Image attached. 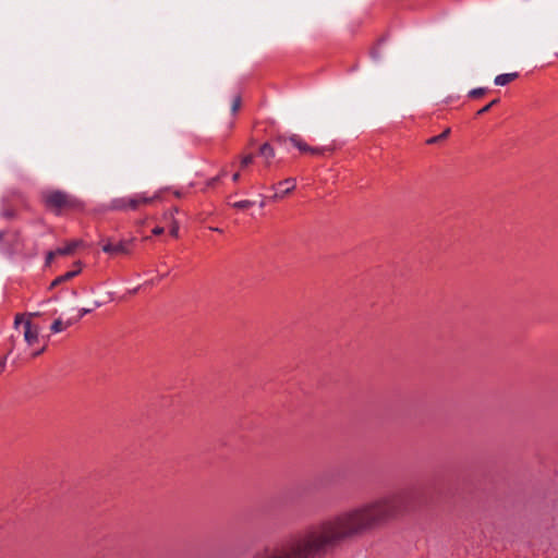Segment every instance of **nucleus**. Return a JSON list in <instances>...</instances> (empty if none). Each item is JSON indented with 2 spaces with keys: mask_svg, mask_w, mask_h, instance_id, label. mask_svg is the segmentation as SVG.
I'll return each instance as SVG.
<instances>
[{
  "mask_svg": "<svg viewBox=\"0 0 558 558\" xmlns=\"http://www.w3.org/2000/svg\"><path fill=\"white\" fill-rule=\"evenodd\" d=\"M407 509L403 492L378 497L291 537L265 558H322L343 541L374 530Z\"/></svg>",
  "mask_w": 558,
  "mask_h": 558,
  "instance_id": "1",
  "label": "nucleus"
},
{
  "mask_svg": "<svg viewBox=\"0 0 558 558\" xmlns=\"http://www.w3.org/2000/svg\"><path fill=\"white\" fill-rule=\"evenodd\" d=\"M76 322H77V319H73V318H71V319H69L66 323H63L60 318H58V319H56V320L52 323V325H51L50 329H51V331H52V332H54V333H57V332H61V331H63L66 327H69V326H71V325H73V324H74V323H76Z\"/></svg>",
  "mask_w": 558,
  "mask_h": 558,
  "instance_id": "10",
  "label": "nucleus"
},
{
  "mask_svg": "<svg viewBox=\"0 0 558 558\" xmlns=\"http://www.w3.org/2000/svg\"><path fill=\"white\" fill-rule=\"evenodd\" d=\"M45 348L40 349L39 351L34 352L33 356H38L44 352Z\"/></svg>",
  "mask_w": 558,
  "mask_h": 558,
  "instance_id": "27",
  "label": "nucleus"
},
{
  "mask_svg": "<svg viewBox=\"0 0 558 558\" xmlns=\"http://www.w3.org/2000/svg\"><path fill=\"white\" fill-rule=\"evenodd\" d=\"M275 141L280 144L284 145L287 142H290L294 147H296L301 153H310L312 155H323L326 150H328L327 147H312L307 145L299 135L292 134L289 137L284 135H278Z\"/></svg>",
  "mask_w": 558,
  "mask_h": 558,
  "instance_id": "3",
  "label": "nucleus"
},
{
  "mask_svg": "<svg viewBox=\"0 0 558 558\" xmlns=\"http://www.w3.org/2000/svg\"><path fill=\"white\" fill-rule=\"evenodd\" d=\"M134 197L136 201V206L138 208L141 205H148V204L153 203L155 199L158 198V195L148 197L144 193H141V194H135Z\"/></svg>",
  "mask_w": 558,
  "mask_h": 558,
  "instance_id": "13",
  "label": "nucleus"
},
{
  "mask_svg": "<svg viewBox=\"0 0 558 558\" xmlns=\"http://www.w3.org/2000/svg\"><path fill=\"white\" fill-rule=\"evenodd\" d=\"M38 315H39V313H29V314H28V316H29V317L38 316Z\"/></svg>",
  "mask_w": 558,
  "mask_h": 558,
  "instance_id": "28",
  "label": "nucleus"
},
{
  "mask_svg": "<svg viewBox=\"0 0 558 558\" xmlns=\"http://www.w3.org/2000/svg\"><path fill=\"white\" fill-rule=\"evenodd\" d=\"M102 251L107 254H129L130 251L128 248L126 242H119L117 244L112 243L110 240H106L102 245Z\"/></svg>",
  "mask_w": 558,
  "mask_h": 558,
  "instance_id": "6",
  "label": "nucleus"
},
{
  "mask_svg": "<svg viewBox=\"0 0 558 558\" xmlns=\"http://www.w3.org/2000/svg\"><path fill=\"white\" fill-rule=\"evenodd\" d=\"M83 245L82 240H73L62 247H58L47 254V264H50L56 256L72 255L75 250Z\"/></svg>",
  "mask_w": 558,
  "mask_h": 558,
  "instance_id": "4",
  "label": "nucleus"
},
{
  "mask_svg": "<svg viewBox=\"0 0 558 558\" xmlns=\"http://www.w3.org/2000/svg\"><path fill=\"white\" fill-rule=\"evenodd\" d=\"M39 330L29 319L24 323V339L28 345H33L38 341Z\"/></svg>",
  "mask_w": 558,
  "mask_h": 558,
  "instance_id": "7",
  "label": "nucleus"
},
{
  "mask_svg": "<svg viewBox=\"0 0 558 558\" xmlns=\"http://www.w3.org/2000/svg\"><path fill=\"white\" fill-rule=\"evenodd\" d=\"M232 180H233V182H238L240 180V173L239 172L234 173L232 175Z\"/></svg>",
  "mask_w": 558,
  "mask_h": 558,
  "instance_id": "24",
  "label": "nucleus"
},
{
  "mask_svg": "<svg viewBox=\"0 0 558 558\" xmlns=\"http://www.w3.org/2000/svg\"><path fill=\"white\" fill-rule=\"evenodd\" d=\"M90 308H81L80 310V314H78V317L76 318L77 320L81 319L84 315L90 313Z\"/></svg>",
  "mask_w": 558,
  "mask_h": 558,
  "instance_id": "21",
  "label": "nucleus"
},
{
  "mask_svg": "<svg viewBox=\"0 0 558 558\" xmlns=\"http://www.w3.org/2000/svg\"><path fill=\"white\" fill-rule=\"evenodd\" d=\"M163 231H165V230H163V228H162V227H156V228H154V229H153V233H154L155 235H160V234H162V233H163Z\"/></svg>",
  "mask_w": 558,
  "mask_h": 558,
  "instance_id": "22",
  "label": "nucleus"
},
{
  "mask_svg": "<svg viewBox=\"0 0 558 558\" xmlns=\"http://www.w3.org/2000/svg\"><path fill=\"white\" fill-rule=\"evenodd\" d=\"M259 155L266 159V165L269 166L270 159L275 157V149L270 144L264 143L259 147Z\"/></svg>",
  "mask_w": 558,
  "mask_h": 558,
  "instance_id": "9",
  "label": "nucleus"
},
{
  "mask_svg": "<svg viewBox=\"0 0 558 558\" xmlns=\"http://www.w3.org/2000/svg\"><path fill=\"white\" fill-rule=\"evenodd\" d=\"M109 209H111V210H126V209L135 210V209H137L134 195L125 196V197H118V198L112 199L109 204Z\"/></svg>",
  "mask_w": 558,
  "mask_h": 558,
  "instance_id": "5",
  "label": "nucleus"
},
{
  "mask_svg": "<svg viewBox=\"0 0 558 558\" xmlns=\"http://www.w3.org/2000/svg\"><path fill=\"white\" fill-rule=\"evenodd\" d=\"M498 101H499L498 99H494V100H492L488 105H486L485 107H483L482 109H480V110L477 111V113H476V114H477V116H482V114L486 113V112H487V111H489V109H490L493 106H495Z\"/></svg>",
  "mask_w": 558,
  "mask_h": 558,
  "instance_id": "17",
  "label": "nucleus"
},
{
  "mask_svg": "<svg viewBox=\"0 0 558 558\" xmlns=\"http://www.w3.org/2000/svg\"><path fill=\"white\" fill-rule=\"evenodd\" d=\"M218 180H219V177L213 178L209 182V185H211V186L215 185L218 182Z\"/></svg>",
  "mask_w": 558,
  "mask_h": 558,
  "instance_id": "25",
  "label": "nucleus"
},
{
  "mask_svg": "<svg viewBox=\"0 0 558 558\" xmlns=\"http://www.w3.org/2000/svg\"><path fill=\"white\" fill-rule=\"evenodd\" d=\"M241 107V97L240 96H236L233 101H232V105H231V112L232 113H236L238 110L240 109Z\"/></svg>",
  "mask_w": 558,
  "mask_h": 558,
  "instance_id": "18",
  "label": "nucleus"
},
{
  "mask_svg": "<svg viewBox=\"0 0 558 558\" xmlns=\"http://www.w3.org/2000/svg\"><path fill=\"white\" fill-rule=\"evenodd\" d=\"M518 77V73H505L495 77L494 83L498 86H505Z\"/></svg>",
  "mask_w": 558,
  "mask_h": 558,
  "instance_id": "11",
  "label": "nucleus"
},
{
  "mask_svg": "<svg viewBox=\"0 0 558 558\" xmlns=\"http://www.w3.org/2000/svg\"><path fill=\"white\" fill-rule=\"evenodd\" d=\"M178 232H179V225L177 222H173V225L170 229V234L173 236H178Z\"/></svg>",
  "mask_w": 558,
  "mask_h": 558,
  "instance_id": "20",
  "label": "nucleus"
},
{
  "mask_svg": "<svg viewBox=\"0 0 558 558\" xmlns=\"http://www.w3.org/2000/svg\"><path fill=\"white\" fill-rule=\"evenodd\" d=\"M210 229H211V230H214V231H217V232H221V231H222V230H221V229H219V228H210Z\"/></svg>",
  "mask_w": 558,
  "mask_h": 558,
  "instance_id": "29",
  "label": "nucleus"
},
{
  "mask_svg": "<svg viewBox=\"0 0 558 558\" xmlns=\"http://www.w3.org/2000/svg\"><path fill=\"white\" fill-rule=\"evenodd\" d=\"M280 185L284 184L288 185V190H284L280 193H275L271 197L272 199L282 198L283 196L290 194L295 189V179L294 178H288L279 183Z\"/></svg>",
  "mask_w": 558,
  "mask_h": 558,
  "instance_id": "8",
  "label": "nucleus"
},
{
  "mask_svg": "<svg viewBox=\"0 0 558 558\" xmlns=\"http://www.w3.org/2000/svg\"><path fill=\"white\" fill-rule=\"evenodd\" d=\"M485 93H486V88L478 87V88H474V89L470 90L469 96L471 98H478V97H482Z\"/></svg>",
  "mask_w": 558,
  "mask_h": 558,
  "instance_id": "16",
  "label": "nucleus"
},
{
  "mask_svg": "<svg viewBox=\"0 0 558 558\" xmlns=\"http://www.w3.org/2000/svg\"><path fill=\"white\" fill-rule=\"evenodd\" d=\"M81 271V268L76 269V270H71V271H68L65 272L64 275L56 278L52 283H51V288L64 282V281H68V280H71L72 278H74L75 276H77Z\"/></svg>",
  "mask_w": 558,
  "mask_h": 558,
  "instance_id": "12",
  "label": "nucleus"
},
{
  "mask_svg": "<svg viewBox=\"0 0 558 558\" xmlns=\"http://www.w3.org/2000/svg\"><path fill=\"white\" fill-rule=\"evenodd\" d=\"M449 134H450V129L448 128V129H446L441 134H439V135H437V136H433V137L428 138V140L426 141V144H428V145L437 144V143H439V142H441V141L446 140V138L449 136Z\"/></svg>",
  "mask_w": 558,
  "mask_h": 558,
  "instance_id": "14",
  "label": "nucleus"
},
{
  "mask_svg": "<svg viewBox=\"0 0 558 558\" xmlns=\"http://www.w3.org/2000/svg\"><path fill=\"white\" fill-rule=\"evenodd\" d=\"M43 198L46 206L56 213L62 209L73 208L77 204V201L72 195L59 190L44 192Z\"/></svg>",
  "mask_w": 558,
  "mask_h": 558,
  "instance_id": "2",
  "label": "nucleus"
},
{
  "mask_svg": "<svg viewBox=\"0 0 558 558\" xmlns=\"http://www.w3.org/2000/svg\"><path fill=\"white\" fill-rule=\"evenodd\" d=\"M5 367V360L0 362V372H2Z\"/></svg>",
  "mask_w": 558,
  "mask_h": 558,
  "instance_id": "26",
  "label": "nucleus"
},
{
  "mask_svg": "<svg viewBox=\"0 0 558 558\" xmlns=\"http://www.w3.org/2000/svg\"><path fill=\"white\" fill-rule=\"evenodd\" d=\"M253 162V156L252 155H247L245 157L242 158L241 160V167L244 168V167H247L248 165H251Z\"/></svg>",
  "mask_w": 558,
  "mask_h": 558,
  "instance_id": "19",
  "label": "nucleus"
},
{
  "mask_svg": "<svg viewBox=\"0 0 558 558\" xmlns=\"http://www.w3.org/2000/svg\"><path fill=\"white\" fill-rule=\"evenodd\" d=\"M22 322V315H16L14 319V325L17 327Z\"/></svg>",
  "mask_w": 558,
  "mask_h": 558,
  "instance_id": "23",
  "label": "nucleus"
},
{
  "mask_svg": "<svg viewBox=\"0 0 558 558\" xmlns=\"http://www.w3.org/2000/svg\"><path fill=\"white\" fill-rule=\"evenodd\" d=\"M253 205H254V203L252 201L245 199V201H240V202L233 203L232 207L236 208V209H245V208L251 207Z\"/></svg>",
  "mask_w": 558,
  "mask_h": 558,
  "instance_id": "15",
  "label": "nucleus"
}]
</instances>
